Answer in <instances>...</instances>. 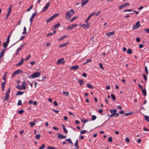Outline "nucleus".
Returning a JSON list of instances; mask_svg holds the SVG:
<instances>
[{
	"label": "nucleus",
	"instance_id": "nucleus-1",
	"mask_svg": "<svg viewBox=\"0 0 149 149\" xmlns=\"http://www.w3.org/2000/svg\"><path fill=\"white\" fill-rule=\"evenodd\" d=\"M74 14V12L73 9H71L67 11L65 13V17L66 19H68Z\"/></svg>",
	"mask_w": 149,
	"mask_h": 149
},
{
	"label": "nucleus",
	"instance_id": "nucleus-2",
	"mask_svg": "<svg viewBox=\"0 0 149 149\" xmlns=\"http://www.w3.org/2000/svg\"><path fill=\"white\" fill-rule=\"evenodd\" d=\"M40 74V73L38 72L34 73L32 75L29 76V78L30 79H33L38 77Z\"/></svg>",
	"mask_w": 149,
	"mask_h": 149
},
{
	"label": "nucleus",
	"instance_id": "nucleus-3",
	"mask_svg": "<svg viewBox=\"0 0 149 149\" xmlns=\"http://www.w3.org/2000/svg\"><path fill=\"white\" fill-rule=\"evenodd\" d=\"M77 26L76 24H73L71 25L70 26H68L66 28V29L67 30H72L74 28L76 27Z\"/></svg>",
	"mask_w": 149,
	"mask_h": 149
},
{
	"label": "nucleus",
	"instance_id": "nucleus-4",
	"mask_svg": "<svg viewBox=\"0 0 149 149\" xmlns=\"http://www.w3.org/2000/svg\"><path fill=\"white\" fill-rule=\"evenodd\" d=\"M59 13L55 14L53 16L51 17H50L46 21L47 23H48L49 22L52 20L53 19H54L58 15Z\"/></svg>",
	"mask_w": 149,
	"mask_h": 149
},
{
	"label": "nucleus",
	"instance_id": "nucleus-5",
	"mask_svg": "<svg viewBox=\"0 0 149 149\" xmlns=\"http://www.w3.org/2000/svg\"><path fill=\"white\" fill-rule=\"evenodd\" d=\"M10 92V89L8 88L7 91L6 92L5 94V99L3 100L4 101L5 100H8L9 98V94Z\"/></svg>",
	"mask_w": 149,
	"mask_h": 149
},
{
	"label": "nucleus",
	"instance_id": "nucleus-6",
	"mask_svg": "<svg viewBox=\"0 0 149 149\" xmlns=\"http://www.w3.org/2000/svg\"><path fill=\"white\" fill-rule=\"evenodd\" d=\"M22 72H23L22 70L20 69H18L17 70L13 72L11 77H13L15 75L19 74L22 73Z\"/></svg>",
	"mask_w": 149,
	"mask_h": 149
},
{
	"label": "nucleus",
	"instance_id": "nucleus-7",
	"mask_svg": "<svg viewBox=\"0 0 149 149\" xmlns=\"http://www.w3.org/2000/svg\"><path fill=\"white\" fill-rule=\"evenodd\" d=\"M12 4H10L8 10L7 11V13L6 15V18H7L9 15L10 14L12 10Z\"/></svg>",
	"mask_w": 149,
	"mask_h": 149
},
{
	"label": "nucleus",
	"instance_id": "nucleus-8",
	"mask_svg": "<svg viewBox=\"0 0 149 149\" xmlns=\"http://www.w3.org/2000/svg\"><path fill=\"white\" fill-rule=\"evenodd\" d=\"M90 23H86V24H80V26L84 28V29H88L90 27Z\"/></svg>",
	"mask_w": 149,
	"mask_h": 149
},
{
	"label": "nucleus",
	"instance_id": "nucleus-9",
	"mask_svg": "<svg viewBox=\"0 0 149 149\" xmlns=\"http://www.w3.org/2000/svg\"><path fill=\"white\" fill-rule=\"evenodd\" d=\"M25 44H22L20 46H19L17 49V51L15 54L16 55H17L19 52V51L21 50L22 48L25 45Z\"/></svg>",
	"mask_w": 149,
	"mask_h": 149
},
{
	"label": "nucleus",
	"instance_id": "nucleus-10",
	"mask_svg": "<svg viewBox=\"0 0 149 149\" xmlns=\"http://www.w3.org/2000/svg\"><path fill=\"white\" fill-rule=\"evenodd\" d=\"M129 5L130 3L128 2L123 4L119 6V9L121 10L125 7L128 6Z\"/></svg>",
	"mask_w": 149,
	"mask_h": 149
},
{
	"label": "nucleus",
	"instance_id": "nucleus-11",
	"mask_svg": "<svg viewBox=\"0 0 149 149\" xmlns=\"http://www.w3.org/2000/svg\"><path fill=\"white\" fill-rule=\"evenodd\" d=\"M79 66L78 65H75L73 66L70 68V69L71 70L75 71L76 70L79 69Z\"/></svg>",
	"mask_w": 149,
	"mask_h": 149
},
{
	"label": "nucleus",
	"instance_id": "nucleus-12",
	"mask_svg": "<svg viewBox=\"0 0 149 149\" xmlns=\"http://www.w3.org/2000/svg\"><path fill=\"white\" fill-rule=\"evenodd\" d=\"M65 63V60L64 58L58 59L57 61V64L58 65L63 64Z\"/></svg>",
	"mask_w": 149,
	"mask_h": 149
},
{
	"label": "nucleus",
	"instance_id": "nucleus-13",
	"mask_svg": "<svg viewBox=\"0 0 149 149\" xmlns=\"http://www.w3.org/2000/svg\"><path fill=\"white\" fill-rule=\"evenodd\" d=\"M89 1V0H82L81 2V6L85 5Z\"/></svg>",
	"mask_w": 149,
	"mask_h": 149
},
{
	"label": "nucleus",
	"instance_id": "nucleus-14",
	"mask_svg": "<svg viewBox=\"0 0 149 149\" xmlns=\"http://www.w3.org/2000/svg\"><path fill=\"white\" fill-rule=\"evenodd\" d=\"M57 134L58 135V138L60 139H65L66 137L65 136L61 134L58 133Z\"/></svg>",
	"mask_w": 149,
	"mask_h": 149
},
{
	"label": "nucleus",
	"instance_id": "nucleus-15",
	"mask_svg": "<svg viewBox=\"0 0 149 149\" xmlns=\"http://www.w3.org/2000/svg\"><path fill=\"white\" fill-rule=\"evenodd\" d=\"M140 25L139 24V22L138 21L136 23L135 26L133 27V29H135L138 28L140 26Z\"/></svg>",
	"mask_w": 149,
	"mask_h": 149
},
{
	"label": "nucleus",
	"instance_id": "nucleus-16",
	"mask_svg": "<svg viewBox=\"0 0 149 149\" xmlns=\"http://www.w3.org/2000/svg\"><path fill=\"white\" fill-rule=\"evenodd\" d=\"M49 2L47 3L46 5L42 9V11L44 12L45 10H46L49 7Z\"/></svg>",
	"mask_w": 149,
	"mask_h": 149
},
{
	"label": "nucleus",
	"instance_id": "nucleus-17",
	"mask_svg": "<svg viewBox=\"0 0 149 149\" xmlns=\"http://www.w3.org/2000/svg\"><path fill=\"white\" fill-rule=\"evenodd\" d=\"M77 80L78 81V83L81 86L84 83V81L81 79H78Z\"/></svg>",
	"mask_w": 149,
	"mask_h": 149
},
{
	"label": "nucleus",
	"instance_id": "nucleus-18",
	"mask_svg": "<svg viewBox=\"0 0 149 149\" xmlns=\"http://www.w3.org/2000/svg\"><path fill=\"white\" fill-rule=\"evenodd\" d=\"M24 59L22 58L20 61L16 65V66H21L24 63Z\"/></svg>",
	"mask_w": 149,
	"mask_h": 149
},
{
	"label": "nucleus",
	"instance_id": "nucleus-19",
	"mask_svg": "<svg viewBox=\"0 0 149 149\" xmlns=\"http://www.w3.org/2000/svg\"><path fill=\"white\" fill-rule=\"evenodd\" d=\"M106 34L107 36L110 37L113 36L114 34V32H110L109 33H107Z\"/></svg>",
	"mask_w": 149,
	"mask_h": 149
},
{
	"label": "nucleus",
	"instance_id": "nucleus-20",
	"mask_svg": "<svg viewBox=\"0 0 149 149\" xmlns=\"http://www.w3.org/2000/svg\"><path fill=\"white\" fill-rule=\"evenodd\" d=\"M112 114L110 115L111 117H118L119 116L118 113H112Z\"/></svg>",
	"mask_w": 149,
	"mask_h": 149
},
{
	"label": "nucleus",
	"instance_id": "nucleus-21",
	"mask_svg": "<svg viewBox=\"0 0 149 149\" xmlns=\"http://www.w3.org/2000/svg\"><path fill=\"white\" fill-rule=\"evenodd\" d=\"M16 87L18 89H19V90L25 89V88L24 87H23L22 86H20L18 85Z\"/></svg>",
	"mask_w": 149,
	"mask_h": 149
},
{
	"label": "nucleus",
	"instance_id": "nucleus-22",
	"mask_svg": "<svg viewBox=\"0 0 149 149\" xmlns=\"http://www.w3.org/2000/svg\"><path fill=\"white\" fill-rule=\"evenodd\" d=\"M68 36L67 35L64 36L62 37H61L60 38H59L58 39V40L59 41H61L62 40L66 38L67 37H68Z\"/></svg>",
	"mask_w": 149,
	"mask_h": 149
},
{
	"label": "nucleus",
	"instance_id": "nucleus-23",
	"mask_svg": "<svg viewBox=\"0 0 149 149\" xmlns=\"http://www.w3.org/2000/svg\"><path fill=\"white\" fill-rule=\"evenodd\" d=\"M4 50L5 49H3L1 52L0 54V59L4 55Z\"/></svg>",
	"mask_w": 149,
	"mask_h": 149
},
{
	"label": "nucleus",
	"instance_id": "nucleus-24",
	"mask_svg": "<svg viewBox=\"0 0 149 149\" xmlns=\"http://www.w3.org/2000/svg\"><path fill=\"white\" fill-rule=\"evenodd\" d=\"M110 112L111 113H116V112H117V110L116 109H110Z\"/></svg>",
	"mask_w": 149,
	"mask_h": 149
},
{
	"label": "nucleus",
	"instance_id": "nucleus-25",
	"mask_svg": "<svg viewBox=\"0 0 149 149\" xmlns=\"http://www.w3.org/2000/svg\"><path fill=\"white\" fill-rule=\"evenodd\" d=\"M68 42H66V43L61 45H59V47H64L66 45H68Z\"/></svg>",
	"mask_w": 149,
	"mask_h": 149
},
{
	"label": "nucleus",
	"instance_id": "nucleus-26",
	"mask_svg": "<svg viewBox=\"0 0 149 149\" xmlns=\"http://www.w3.org/2000/svg\"><path fill=\"white\" fill-rule=\"evenodd\" d=\"M78 140L77 139L76 140V141L74 144V146H75V147L77 148V149H79V146H78Z\"/></svg>",
	"mask_w": 149,
	"mask_h": 149
},
{
	"label": "nucleus",
	"instance_id": "nucleus-27",
	"mask_svg": "<svg viewBox=\"0 0 149 149\" xmlns=\"http://www.w3.org/2000/svg\"><path fill=\"white\" fill-rule=\"evenodd\" d=\"M63 127V130L64 132L66 133H67L68 132V131L66 130V129L65 127V126L64 125L62 124L61 125Z\"/></svg>",
	"mask_w": 149,
	"mask_h": 149
},
{
	"label": "nucleus",
	"instance_id": "nucleus-28",
	"mask_svg": "<svg viewBox=\"0 0 149 149\" xmlns=\"http://www.w3.org/2000/svg\"><path fill=\"white\" fill-rule=\"evenodd\" d=\"M24 93L23 92H21L20 91H18L17 93L16 94V95H22Z\"/></svg>",
	"mask_w": 149,
	"mask_h": 149
},
{
	"label": "nucleus",
	"instance_id": "nucleus-29",
	"mask_svg": "<svg viewBox=\"0 0 149 149\" xmlns=\"http://www.w3.org/2000/svg\"><path fill=\"white\" fill-rule=\"evenodd\" d=\"M61 25V24L60 23L57 24L54 26L53 28L56 29L59 26H60Z\"/></svg>",
	"mask_w": 149,
	"mask_h": 149
},
{
	"label": "nucleus",
	"instance_id": "nucleus-30",
	"mask_svg": "<svg viewBox=\"0 0 149 149\" xmlns=\"http://www.w3.org/2000/svg\"><path fill=\"white\" fill-rule=\"evenodd\" d=\"M26 82L25 81H24L22 83V86L23 87H24L25 88V89H26Z\"/></svg>",
	"mask_w": 149,
	"mask_h": 149
},
{
	"label": "nucleus",
	"instance_id": "nucleus-31",
	"mask_svg": "<svg viewBox=\"0 0 149 149\" xmlns=\"http://www.w3.org/2000/svg\"><path fill=\"white\" fill-rule=\"evenodd\" d=\"M86 85L87 86V87L89 88H93V87L92 86V85L90 84H87Z\"/></svg>",
	"mask_w": 149,
	"mask_h": 149
},
{
	"label": "nucleus",
	"instance_id": "nucleus-32",
	"mask_svg": "<svg viewBox=\"0 0 149 149\" xmlns=\"http://www.w3.org/2000/svg\"><path fill=\"white\" fill-rule=\"evenodd\" d=\"M7 72H5L3 76V79L5 81H6V76H7Z\"/></svg>",
	"mask_w": 149,
	"mask_h": 149
},
{
	"label": "nucleus",
	"instance_id": "nucleus-33",
	"mask_svg": "<svg viewBox=\"0 0 149 149\" xmlns=\"http://www.w3.org/2000/svg\"><path fill=\"white\" fill-rule=\"evenodd\" d=\"M111 98L113 100H115L116 99V97L113 94H111Z\"/></svg>",
	"mask_w": 149,
	"mask_h": 149
},
{
	"label": "nucleus",
	"instance_id": "nucleus-34",
	"mask_svg": "<svg viewBox=\"0 0 149 149\" xmlns=\"http://www.w3.org/2000/svg\"><path fill=\"white\" fill-rule=\"evenodd\" d=\"M142 92L145 96L146 95V92L145 89H143L142 90Z\"/></svg>",
	"mask_w": 149,
	"mask_h": 149
},
{
	"label": "nucleus",
	"instance_id": "nucleus-35",
	"mask_svg": "<svg viewBox=\"0 0 149 149\" xmlns=\"http://www.w3.org/2000/svg\"><path fill=\"white\" fill-rule=\"evenodd\" d=\"M40 134H38L35 136L36 138L37 139H38L40 137Z\"/></svg>",
	"mask_w": 149,
	"mask_h": 149
},
{
	"label": "nucleus",
	"instance_id": "nucleus-36",
	"mask_svg": "<svg viewBox=\"0 0 149 149\" xmlns=\"http://www.w3.org/2000/svg\"><path fill=\"white\" fill-rule=\"evenodd\" d=\"M132 53V51L130 49H128L127 50V53L129 54H131Z\"/></svg>",
	"mask_w": 149,
	"mask_h": 149
},
{
	"label": "nucleus",
	"instance_id": "nucleus-37",
	"mask_svg": "<svg viewBox=\"0 0 149 149\" xmlns=\"http://www.w3.org/2000/svg\"><path fill=\"white\" fill-rule=\"evenodd\" d=\"M77 17H72L71 18V19L70 20V22H72L74 20L76 19Z\"/></svg>",
	"mask_w": 149,
	"mask_h": 149
},
{
	"label": "nucleus",
	"instance_id": "nucleus-38",
	"mask_svg": "<svg viewBox=\"0 0 149 149\" xmlns=\"http://www.w3.org/2000/svg\"><path fill=\"white\" fill-rule=\"evenodd\" d=\"M97 118V117L95 115H92V120H94Z\"/></svg>",
	"mask_w": 149,
	"mask_h": 149
},
{
	"label": "nucleus",
	"instance_id": "nucleus-39",
	"mask_svg": "<svg viewBox=\"0 0 149 149\" xmlns=\"http://www.w3.org/2000/svg\"><path fill=\"white\" fill-rule=\"evenodd\" d=\"M145 118L146 120L147 121H149V117L147 116H145Z\"/></svg>",
	"mask_w": 149,
	"mask_h": 149
},
{
	"label": "nucleus",
	"instance_id": "nucleus-40",
	"mask_svg": "<svg viewBox=\"0 0 149 149\" xmlns=\"http://www.w3.org/2000/svg\"><path fill=\"white\" fill-rule=\"evenodd\" d=\"M24 111L22 109L19 110L18 111V112L20 114H22L24 112Z\"/></svg>",
	"mask_w": 149,
	"mask_h": 149
},
{
	"label": "nucleus",
	"instance_id": "nucleus-41",
	"mask_svg": "<svg viewBox=\"0 0 149 149\" xmlns=\"http://www.w3.org/2000/svg\"><path fill=\"white\" fill-rule=\"evenodd\" d=\"M91 18V17H90V16H89L86 19V20L85 22L86 23H88V21Z\"/></svg>",
	"mask_w": 149,
	"mask_h": 149
},
{
	"label": "nucleus",
	"instance_id": "nucleus-42",
	"mask_svg": "<svg viewBox=\"0 0 149 149\" xmlns=\"http://www.w3.org/2000/svg\"><path fill=\"white\" fill-rule=\"evenodd\" d=\"M24 31L22 33V34H24L26 33V28L24 26Z\"/></svg>",
	"mask_w": 149,
	"mask_h": 149
},
{
	"label": "nucleus",
	"instance_id": "nucleus-43",
	"mask_svg": "<svg viewBox=\"0 0 149 149\" xmlns=\"http://www.w3.org/2000/svg\"><path fill=\"white\" fill-rule=\"evenodd\" d=\"M8 44V43L6 42H4L3 43V47L5 48H6Z\"/></svg>",
	"mask_w": 149,
	"mask_h": 149
},
{
	"label": "nucleus",
	"instance_id": "nucleus-44",
	"mask_svg": "<svg viewBox=\"0 0 149 149\" xmlns=\"http://www.w3.org/2000/svg\"><path fill=\"white\" fill-rule=\"evenodd\" d=\"M45 146V145L44 144H43L39 148V149H43Z\"/></svg>",
	"mask_w": 149,
	"mask_h": 149
},
{
	"label": "nucleus",
	"instance_id": "nucleus-45",
	"mask_svg": "<svg viewBox=\"0 0 149 149\" xmlns=\"http://www.w3.org/2000/svg\"><path fill=\"white\" fill-rule=\"evenodd\" d=\"M143 76L144 80L146 81L147 80V77L146 75L144 74H143Z\"/></svg>",
	"mask_w": 149,
	"mask_h": 149
},
{
	"label": "nucleus",
	"instance_id": "nucleus-46",
	"mask_svg": "<svg viewBox=\"0 0 149 149\" xmlns=\"http://www.w3.org/2000/svg\"><path fill=\"white\" fill-rule=\"evenodd\" d=\"M92 61V60L91 59H89L87 60V61L86 62L84 63H83L84 65H86L87 63L89 62H91Z\"/></svg>",
	"mask_w": 149,
	"mask_h": 149
},
{
	"label": "nucleus",
	"instance_id": "nucleus-47",
	"mask_svg": "<svg viewBox=\"0 0 149 149\" xmlns=\"http://www.w3.org/2000/svg\"><path fill=\"white\" fill-rule=\"evenodd\" d=\"M29 124L31 125V127L34 126L35 124V123L34 122H31Z\"/></svg>",
	"mask_w": 149,
	"mask_h": 149
},
{
	"label": "nucleus",
	"instance_id": "nucleus-48",
	"mask_svg": "<svg viewBox=\"0 0 149 149\" xmlns=\"http://www.w3.org/2000/svg\"><path fill=\"white\" fill-rule=\"evenodd\" d=\"M36 14H37V13L36 12L34 13H33L32 14L31 17L33 19V18L35 17V16L36 15Z\"/></svg>",
	"mask_w": 149,
	"mask_h": 149
},
{
	"label": "nucleus",
	"instance_id": "nucleus-49",
	"mask_svg": "<svg viewBox=\"0 0 149 149\" xmlns=\"http://www.w3.org/2000/svg\"><path fill=\"white\" fill-rule=\"evenodd\" d=\"M65 141H67L69 142L71 144H73L72 142L71 141V140L70 139H66L65 140Z\"/></svg>",
	"mask_w": 149,
	"mask_h": 149
},
{
	"label": "nucleus",
	"instance_id": "nucleus-50",
	"mask_svg": "<svg viewBox=\"0 0 149 149\" xmlns=\"http://www.w3.org/2000/svg\"><path fill=\"white\" fill-rule=\"evenodd\" d=\"M63 94H65V95L67 96H68L69 95V93L68 92L63 91Z\"/></svg>",
	"mask_w": 149,
	"mask_h": 149
},
{
	"label": "nucleus",
	"instance_id": "nucleus-51",
	"mask_svg": "<svg viewBox=\"0 0 149 149\" xmlns=\"http://www.w3.org/2000/svg\"><path fill=\"white\" fill-rule=\"evenodd\" d=\"M145 72L147 74H148V70L147 69V67L146 66H145Z\"/></svg>",
	"mask_w": 149,
	"mask_h": 149
},
{
	"label": "nucleus",
	"instance_id": "nucleus-52",
	"mask_svg": "<svg viewBox=\"0 0 149 149\" xmlns=\"http://www.w3.org/2000/svg\"><path fill=\"white\" fill-rule=\"evenodd\" d=\"M108 141L109 142H111L112 141V138L111 137H110L108 138Z\"/></svg>",
	"mask_w": 149,
	"mask_h": 149
},
{
	"label": "nucleus",
	"instance_id": "nucleus-53",
	"mask_svg": "<svg viewBox=\"0 0 149 149\" xmlns=\"http://www.w3.org/2000/svg\"><path fill=\"white\" fill-rule=\"evenodd\" d=\"M133 10L132 9H127V10H124V11L125 12H131Z\"/></svg>",
	"mask_w": 149,
	"mask_h": 149
},
{
	"label": "nucleus",
	"instance_id": "nucleus-54",
	"mask_svg": "<svg viewBox=\"0 0 149 149\" xmlns=\"http://www.w3.org/2000/svg\"><path fill=\"white\" fill-rule=\"evenodd\" d=\"M22 104V101L21 100H19L18 101V103H17V105H20L21 104Z\"/></svg>",
	"mask_w": 149,
	"mask_h": 149
},
{
	"label": "nucleus",
	"instance_id": "nucleus-55",
	"mask_svg": "<svg viewBox=\"0 0 149 149\" xmlns=\"http://www.w3.org/2000/svg\"><path fill=\"white\" fill-rule=\"evenodd\" d=\"M132 114V113H128L125 114V116H130Z\"/></svg>",
	"mask_w": 149,
	"mask_h": 149
},
{
	"label": "nucleus",
	"instance_id": "nucleus-56",
	"mask_svg": "<svg viewBox=\"0 0 149 149\" xmlns=\"http://www.w3.org/2000/svg\"><path fill=\"white\" fill-rule=\"evenodd\" d=\"M33 7V5H31V6L29 8V9H28L27 10V11H30L31 10V9H32V8Z\"/></svg>",
	"mask_w": 149,
	"mask_h": 149
},
{
	"label": "nucleus",
	"instance_id": "nucleus-57",
	"mask_svg": "<svg viewBox=\"0 0 149 149\" xmlns=\"http://www.w3.org/2000/svg\"><path fill=\"white\" fill-rule=\"evenodd\" d=\"M48 149H56V148L55 147H49L47 148Z\"/></svg>",
	"mask_w": 149,
	"mask_h": 149
},
{
	"label": "nucleus",
	"instance_id": "nucleus-58",
	"mask_svg": "<svg viewBox=\"0 0 149 149\" xmlns=\"http://www.w3.org/2000/svg\"><path fill=\"white\" fill-rule=\"evenodd\" d=\"M5 82H2L1 83V87H5Z\"/></svg>",
	"mask_w": 149,
	"mask_h": 149
},
{
	"label": "nucleus",
	"instance_id": "nucleus-59",
	"mask_svg": "<svg viewBox=\"0 0 149 149\" xmlns=\"http://www.w3.org/2000/svg\"><path fill=\"white\" fill-rule=\"evenodd\" d=\"M33 18H31V17H30V25H31L33 21Z\"/></svg>",
	"mask_w": 149,
	"mask_h": 149
},
{
	"label": "nucleus",
	"instance_id": "nucleus-60",
	"mask_svg": "<svg viewBox=\"0 0 149 149\" xmlns=\"http://www.w3.org/2000/svg\"><path fill=\"white\" fill-rule=\"evenodd\" d=\"M88 121V120H82V122H83L84 123H86Z\"/></svg>",
	"mask_w": 149,
	"mask_h": 149
},
{
	"label": "nucleus",
	"instance_id": "nucleus-61",
	"mask_svg": "<svg viewBox=\"0 0 149 149\" xmlns=\"http://www.w3.org/2000/svg\"><path fill=\"white\" fill-rule=\"evenodd\" d=\"M125 141L127 142H129L130 141V139L128 138H126L125 139Z\"/></svg>",
	"mask_w": 149,
	"mask_h": 149
},
{
	"label": "nucleus",
	"instance_id": "nucleus-62",
	"mask_svg": "<svg viewBox=\"0 0 149 149\" xmlns=\"http://www.w3.org/2000/svg\"><path fill=\"white\" fill-rule=\"evenodd\" d=\"M136 41L137 42H139L140 41L141 39L139 38L138 37V38H136Z\"/></svg>",
	"mask_w": 149,
	"mask_h": 149
},
{
	"label": "nucleus",
	"instance_id": "nucleus-63",
	"mask_svg": "<svg viewBox=\"0 0 149 149\" xmlns=\"http://www.w3.org/2000/svg\"><path fill=\"white\" fill-rule=\"evenodd\" d=\"M31 57V55H29L25 59V61H27L29 59L30 57Z\"/></svg>",
	"mask_w": 149,
	"mask_h": 149
},
{
	"label": "nucleus",
	"instance_id": "nucleus-64",
	"mask_svg": "<svg viewBox=\"0 0 149 149\" xmlns=\"http://www.w3.org/2000/svg\"><path fill=\"white\" fill-rule=\"evenodd\" d=\"M144 30L145 31L147 32L148 33H149V28L145 29Z\"/></svg>",
	"mask_w": 149,
	"mask_h": 149
}]
</instances>
